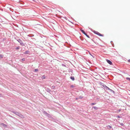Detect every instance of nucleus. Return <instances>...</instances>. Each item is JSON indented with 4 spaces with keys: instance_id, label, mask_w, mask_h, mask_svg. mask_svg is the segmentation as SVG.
<instances>
[{
    "instance_id": "nucleus-12",
    "label": "nucleus",
    "mask_w": 130,
    "mask_h": 130,
    "mask_svg": "<svg viewBox=\"0 0 130 130\" xmlns=\"http://www.w3.org/2000/svg\"><path fill=\"white\" fill-rule=\"evenodd\" d=\"M95 110H98V108L96 106H93L92 107Z\"/></svg>"
},
{
    "instance_id": "nucleus-3",
    "label": "nucleus",
    "mask_w": 130,
    "mask_h": 130,
    "mask_svg": "<svg viewBox=\"0 0 130 130\" xmlns=\"http://www.w3.org/2000/svg\"><path fill=\"white\" fill-rule=\"evenodd\" d=\"M107 88H106V89L107 90H108L109 91L115 94V92L113 91V90L110 89L109 88L107 87Z\"/></svg>"
},
{
    "instance_id": "nucleus-4",
    "label": "nucleus",
    "mask_w": 130,
    "mask_h": 130,
    "mask_svg": "<svg viewBox=\"0 0 130 130\" xmlns=\"http://www.w3.org/2000/svg\"><path fill=\"white\" fill-rule=\"evenodd\" d=\"M100 85H101L105 89H106V88H107V86L106 85H105L104 84L101 82L100 83Z\"/></svg>"
},
{
    "instance_id": "nucleus-21",
    "label": "nucleus",
    "mask_w": 130,
    "mask_h": 130,
    "mask_svg": "<svg viewBox=\"0 0 130 130\" xmlns=\"http://www.w3.org/2000/svg\"><path fill=\"white\" fill-rule=\"evenodd\" d=\"M38 71V69H36L35 70V72H36Z\"/></svg>"
},
{
    "instance_id": "nucleus-26",
    "label": "nucleus",
    "mask_w": 130,
    "mask_h": 130,
    "mask_svg": "<svg viewBox=\"0 0 130 130\" xmlns=\"http://www.w3.org/2000/svg\"><path fill=\"white\" fill-rule=\"evenodd\" d=\"M21 60H22V61H24L25 60V58H22Z\"/></svg>"
},
{
    "instance_id": "nucleus-6",
    "label": "nucleus",
    "mask_w": 130,
    "mask_h": 130,
    "mask_svg": "<svg viewBox=\"0 0 130 130\" xmlns=\"http://www.w3.org/2000/svg\"><path fill=\"white\" fill-rule=\"evenodd\" d=\"M45 90L46 91H47V92H50V91H51V90L50 89H49L48 88H46L45 89Z\"/></svg>"
},
{
    "instance_id": "nucleus-19",
    "label": "nucleus",
    "mask_w": 130,
    "mask_h": 130,
    "mask_svg": "<svg viewBox=\"0 0 130 130\" xmlns=\"http://www.w3.org/2000/svg\"><path fill=\"white\" fill-rule=\"evenodd\" d=\"M79 99H81L83 98L82 96H80L79 97Z\"/></svg>"
},
{
    "instance_id": "nucleus-28",
    "label": "nucleus",
    "mask_w": 130,
    "mask_h": 130,
    "mask_svg": "<svg viewBox=\"0 0 130 130\" xmlns=\"http://www.w3.org/2000/svg\"><path fill=\"white\" fill-rule=\"evenodd\" d=\"M120 125L122 126H123L124 125L122 123H120Z\"/></svg>"
},
{
    "instance_id": "nucleus-34",
    "label": "nucleus",
    "mask_w": 130,
    "mask_h": 130,
    "mask_svg": "<svg viewBox=\"0 0 130 130\" xmlns=\"http://www.w3.org/2000/svg\"><path fill=\"white\" fill-rule=\"evenodd\" d=\"M128 62H130V59H129L128 60Z\"/></svg>"
},
{
    "instance_id": "nucleus-8",
    "label": "nucleus",
    "mask_w": 130,
    "mask_h": 130,
    "mask_svg": "<svg viewBox=\"0 0 130 130\" xmlns=\"http://www.w3.org/2000/svg\"><path fill=\"white\" fill-rule=\"evenodd\" d=\"M93 32L94 33V34L98 35V34H99V32H98L97 31H94H94H93Z\"/></svg>"
},
{
    "instance_id": "nucleus-11",
    "label": "nucleus",
    "mask_w": 130,
    "mask_h": 130,
    "mask_svg": "<svg viewBox=\"0 0 130 130\" xmlns=\"http://www.w3.org/2000/svg\"><path fill=\"white\" fill-rule=\"evenodd\" d=\"M42 80L45 79V76L44 75H43L41 77Z\"/></svg>"
},
{
    "instance_id": "nucleus-27",
    "label": "nucleus",
    "mask_w": 130,
    "mask_h": 130,
    "mask_svg": "<svg viewBox=\"0 0 130 130\" xmlns=\"http://www.w3.org/2000/svg\"><path fill=\"white\" fill-rule=\"evenodd\" d=\"M3 57V55H0V57L1 58Z\"/></svg>"
},
{
    "instance_id": "nucleus-18",
    "label": "nucleus",
    "mask_w": 130,
    "mask_h": 130,
    "mask_svg": "<svg viewBox=\"0 0 130 130\" xmlns=\"http://www.w3.org/2000/svg\"><path fill=\"white\" fill-rule=\"evenodd\" d=\"M20 113H19V112H16L15 114L19 116Z\"/></svg>"
},
{
    "instance_id": "nucleus-31",
    "label": "nucleus",
    "mask_w": 130,
    "mask_h": 130,
    "mask_svg": "<svg viewBox=\"0 0 130 130\" xmlns=\"http://www.w3.org/2000/svg\"><path fill=\"white\" fill-rule=\"evenodd\" d=\"M117 117L118 118H120V116H118Z\"/></svg>"
},
{
    "instance_id": "nucleus-32",
    "label": "nucleus",
    "mask_w": 130,
    "mask_h": 130,
    "mask_svg": "<svg viewBox=\"0 0 130 130\" xmlns=\"http://www.w3.org/2000/svg\"><path fill=\"white\" fill-rule=\"evenodd\" d=\"M79 99V98H76V100H78Z\"/></svg>"
},
{
    "instance_id": "nucleus-16",
    "label": "nucleus",
    "mask_w": 130,
    "mask_h": 130,
    "mask_svg": "<svg viewBox=\"0 0 130 130\" xmlns=\"http://www.w3.org/2000/svg\"><path fill=\"white\" fill-rule=\"evenodd\" d=\"M1 125H2L3 126L5 127H6L7 125L4 123H2L1 124Z\"/></svg>"
},
{
    "instance_id": "nucleus-13",
    "label": "nucleus",
    "mask_w": 130,
    "mask_h": 130,
    "mask_svg": "<svg viewBox=\"0 0 130 130\" xmlns=\"http://www.w3.org/2000/svg\"><path fill=\"white\" fill-rule=\"evenodd\" d=\"M107 127L108 129L111 128H112L111 126L109 125H108Z\"/></svg>"
},
{
    "instance_id": "nucleus-23",
    "label": "nucleus",
    "mask_w": 130,
    "mask_h": 130,
    "mask_svg": "<svg viewBox=\"0 0 130 130\" xmlns=\"http://www.w3.org/2000/svg\"><path fill=\"white\" fill-rule=\"evenodd\" d=\"M70 87L71 88H73L74 87H75V86L73 85H72L70 86Z\"/></svg>"
},
{
    "instance_id": "nucleus-35",
    "label": "nucleus",
    "mask_w": 130,
    "mask_h": 130,
    "mask_svg": "<svg viewBox=\"0 0 130 130\" xmlns=\"http://www.w3.org/2000/svg\"><path fill=\"white\" fill-rule=\"evenodd\" d=\"M52 87H53V88H54L55 87V86H52Z\"/></svg>"
},
{
    "instance_id": "nucleus-36",
    "label": "nucleus",
    "mask_w": 130,
    "mask_h": 130,
    "mask_svg": "<svg viewBox=\"0 0 130 130\" xmlns=\"http://www.w3.org/2000/svg\"><path fill=\"white\" fill-rule=\"evenodd\" d=\"M112 42V41H111V44H112V46H113V45H112V43H111Z\"/></svg>"
},
{
    "instance_id": "nucleus-33",
    "label": "nucleus",
    "mask_w": 130,
    "mask_h": 130,
    "mask_svg": "<svg viewBox=\"0 0 130 130\" xmlns=\"http://www.w3.org/2000/svg\"><path fill=\"white\" fill-rule=\"evenodd\" d=\"M28 36H29V37H32L33 36H30V35H28Z\"/></svg>"
},
{
    "instance_id": "nucleus-5",
    "label": "nucleus",
    "mask_w": 130,
    "mask_h": 130,
    "mask_svg": "<svg viewBox=\"0 0 130 130\" xmlns=\"http://www.w3.org/2000/svg\"><path fill=\"white\" fill-rule=\"evenodd\" d=\"M106 60L107 62L110 65H111L112 64V62L110 60L108 59H106Z\"/></svg>"
},
{
    "instance_id": "nucleus-30",
    "label": "nucleus",
    "mask_w": 130,
    "mask_h": 130,
    "mask_svg": "<svg viewBox=\"0 0 130 130\" xmlns=\"http://www.w3.org/2000/svg\"><path fill=\"white\" fill-rule=\"evenodd\" d=\"M121 109H119L118 111H117L118 112H120V111H121Z\"/></svg>"
},
{
    "instance_id": "nucleus-1",
    "label": "nucleus",
    "mask_w": 130,
    "mask_h": 130,
    "mask_svg": "<svg viewBox=\"0 0 130 130\" xmlns=\"http://www.w3.org/2000/svg\"><path fill=\"white\" fill-rule=\"evenodd\" d=\"M17 41L20 43L21 45L23 46L25 45L23 43V42L20 39H18V40H17Z\"/></svg>"
},
{
    "instance_id": "nucleus-14",
    "label": "nucleus",
    "mask_w": 130,
    "mask_h": 130,
    "mask_svg": "<svg viewBox=\"0 0 130 130\" xmlns=\"http://www.w3.org/2000/svg\"><path fill=\"white\" fill-rule=\"evenodd\" d=\"M43 113L46 116L47 115V114H48V113H47L45 111H43Z\"/></svg>"
},
{
    "instance_id": "nucleus-22",
    "label": "nucleus",
    "mask_w": 130,
    "mask_h": 130,
    "mask_svg": "<svg viewBox=\"0 0 130 130\" xmlns=\"http://www.w3.org/2000/svg\"><path fill=\"white\" fill-rule=\"evenodd\" d=\"M20 48V47L19 46L16 47L15 48V49L17 50H18Z\"/></svg>"
},
{
    "instance_id": "nucleus-17",
    "label": "nucleus",
    "mask_w": 130,
    "mask_h": 130,
    "mask_svg": "<svg viewBox=\"0 0 130 130\" xmlns=\"http://www.w3.org/2000/svg\"><path fill=\"white\" fill-rule=\"evenodd\" d=\"M126 79L127 80L130 82V78L128 77H127L126 78Z\"/></svg>"
},
{
    "instance_id": "nucleus-9",
    "label": "nucleus",
    "mask_w": 130,
    "mask_h": 130,
    "mask_svg": "<svg viewBox=\"0 0 130 130\" xmlns=\"http://www.w3.org/2000/svg\"><path fill=\"white\" fill-rule=\"evenodd\" d=\"M70 78L72 80H74L75 78L74 76H71Z\"/></svg>"
},
{
    "instance_id": "nucleus-24",
    "label": "nucleus",
    "mask_w": 130,
    "mask_h": 130,
    "mask_svg": "<svg viewBox=\"0 0 130 130\" xmlns=\"http://www.w3.org/2000/svg\"><path fill=\"white\" fill-rule=\"evenodd\" d=\"M98 35H99V36H103L101 34H100L99 33Z\"/></svg>"
},
{
    "instance_id": "nucleus-10",
    "label": "nucleus",
    "mask_w": 130,
    "mask_h": 130,
    "mask_svg": "<svg viewBox=\"0 0 130 130\" xmlns=\"http://www.w3.org/2000/svg\"><path fill=\"white\" fill-rule=\"evenodd\" d=\"M46 116L49 118H51V115L48 113L47 114V115Z\"/></svg>"
},
{
    "instance_id": "nucleus-37",
    "label": "nucleus",
    "mask_w": 130,
    "mask_h": 130,
    "mask_svg": "<svg viewBox=\"0 0 130 130\" xmlns=\"http://www.w3.org/2000/svg\"><path fill=\"white\" fill-rule=\"evenodd\" d=\"M18 39H17L16 38H15V39L17 40H18Z\"/></svg>"
},
{
    "instance_id": "nucleus-29",
    "label": "nucleus",
    "mask_w": 130,
    "mask_h": 130,
    "mask_svg": "<svg viewBox=\"0 0 130 130\" xmlns=\"http://www.w3.org/2000/svg\"><path fill=\"white\" fill-rule=\"evenodd\" d=\"M12 112H13V113L15 114L16 112H15L14 111H12Z\"/></svg>"
},
{
    "instance_id": "nucleus-15",
    "label": "nucleus",
    "mask_w": 130,
    "mask_h": 130,
    "mask_svg": "<svg viewBox=\"0 0 130 130\" xmlns=\"http://www.w3.org/2000/svg\"><path fill=\"white\" fill-rule=\"evenodd\" d=\"M19 116L22 118H23L24 117L23 116L22 114H21V113L20 114V115Z\"/></svg>"
},
{
    "instance_id": "nucleus-25",
    "label": "nucleus",
    "mask_w": 130,
    "mask_h": 130,
    "mask_svg": "<svg viewBox=\"0 0 130 130\" xmlns=\"http://www.w3.org/2000/svg\"><path fill=\"white\" fill-rule=\"evenodd\" d=\"M62 66L63 67H66V65L63 64H62Z\"/></svg>"
},
{
    "instance_id": "nucleus-2",
    "label": "nucleus",
    "mask_w": 130,
    "mask_h": 130,
    "mask_svg": "<svg viewBox=\"0 0 130 130\" xmlns=\"http://www.w3.org/2000/svg\"><path fill=\"white\" fill-rule=\"evenodd\" d=\"M81 32L84 34L85 35H86L88 38H90L89 36L87 35L85 32L83 30L81 29Z\"/></svg>"
},
{
    "instance_id": "nucleus-20",
    "label": "nucleus",
    "mask_w": 130,
    "mask_h": 130,
    "mask_svg": "<svg viewBox=\"0 0 130 130\" xmlns=\"http://www.w3.org/2000/svg\"><path fill=\"white\" fill-rule=\"evenodd\" d=\"M96 104V103H91V105H95Z\"/></svg>"
},
{
    "instance_id": "nucleus-7",
    "label": "nucleus",
    "mask_w": 130,
    "mask_h": 130,
    "mask_svg": "<svg viewBox=\"0 0 130 130\" xmlns=\"http://www.w3.org/2000/svg\"><path fill=\"white\" fill-rule=\"evenodd\" d=\"M29 53V52L28 51H26L24 53V54H28Z\"/></svg>"
},
{
    "instance_id": "nucleus-38",
    "label": "nucleus",
    "mask_w": 130,
    "mask_h": 130,
    "mask_svg": "<svg viewBox=\"0 0 130 130\" xmlns=\"http://www.w3.org/2000/svg\"><path fill=\"white\" fill-rule=\"evenodd\" d=\"M129 124L130 125V124Z\"/></svg>"
}]
</instances>
